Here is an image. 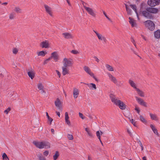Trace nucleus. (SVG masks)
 I'll use <instances>...</instances> for the list:
<instances>
[{
  "label": "nucleus",
  "instance_id": "obj_57",
  "mask_svg": "<svg viewBox=\"0 0 160 160\" xmlns=\"http://www.w3.org/2000/svg\"><path fill=\"white\" fill-rule=\"evenodd\" d=\"M40 90V93L42 94L46 93L45 91L43 89Z\"/></svg>",
  "mask_w": 160,
  "mask_h": 160
},
{
  "label": "nucleus",
  "instance_id": "obj_56",
  "mask_svg": "<svg viewBox=\"0 0 160 160\" xmlns=\"http://www.w3.org/2000/svg\"><path fill=\"white\" fill-rule=\"evenodd\" d=\"M56 71L57 72L59 77V78H60V76H61V74H60V72H59V71L58 70H56Z\"/></svg>",
  "mask_w": 160,
  "mask_h": 160
},
{
  "label": "nucleus",
  "instance_id": "obj_11",
  "mask_svg": "<svg viewBox=\"0 0 160 160\" xmlns=\"http://www.w3.org/2000/svg\"><path fill=\"white\" fill-rule=\"evenodd\" d=\"M146 10L148 11L150 13H157L158 11V9L151 7L147 8H146Z\"/></svg>",
  "mask_w": 160,
  "mask_h": 160
},
{
  "label": "nucleus",
  "instance_id": "obj_63",
  "mask_svg": "<svg viewBox=\"0 0 160 160\" xmlns=\"http://www.w3.org/2000/svg\"><path fill=\"white\" fill-rule=\"evenodd\" d=\"M138 143L140 146H142V142L140 140L138 141Z\"/></svg>",
  "mask_w": 160,
  "mask_h": 160
},
{
  "label": "nucleus",
  "instance_id": "obj_1",
  "mask_svg": "<svg viewBox=\"0 0 160 160\" xmlns=\"http://www.w3.org/2000/svg\"><path fill=\"white\" fill-rule=\"evenodd\" d=\"M33 143L39 149L43 148L48 149L50 148V144L48 141H44L41 142L34 141Z\"/></svg>",
  "mask_w": 160,
  "mask_h": 160
},
{
  "label": "nucleus",
  "instance_id": "obj_18",
  "mask_svg": "<svg viewBox=\"0 0 160 160\" xmlns=\"http://www.w3.org/2000/svg\"><path fill=\"white\" fill-rule=\"evenodd\" d=\"M122 110H125L126 108V105L124 103V102L121 101L120 102L118 103L117 105Z\"/></svg>",
  "mask_w": 160,
  "mask_h": 160
},
{
  "label": "nucleus",
  "instance_id": "obj_55",
  "mask_svg": "<svg viewBox=\"0 0 160 160\" xmlns=\"http://www.w3.org/2000/svg\"><path fill=\"white\" fill-rule=\"evenodd\" d=\"M135 109V110H136L137 111V113L138 114L140 112V110H139V109L138 108L136 107Z\"/></svg>",
  "mask_w": 160,
  "mask_h": 160
},
{
  "label": "nucleus",
  "instance_id": "obj_58",
  "mask_svg": "<svg viewBox=\"0 0 160 160\" xmlns=\"http://www.w3.org/2000/svg\"><path fill=\"white\" fill-rule=\"evenodd\" d=\"M91 76L97 82L98 81V80L96 78V77L94 76V74H93V76Z\"/></svg>",
  "mask_w": 160,
  "mask_h": 160
},
{
  "label": "nucleus",
  "instance_id": "obj_8",
  "mask_svg": "<svg viewBox=\"0 0 160 160\" xmlns=\"http://www.w3.org/2000/svg\"><path fill=\"white\" fill-rule=\"evenodd\" d=\"M93 31L95 33L99 40L103 41L104 42H106L107 40L105 37L103 36L101 34L95 31L94 30H93Z\"/></svg>",
  "mask_w": 160,
  "mask_h": 160
},
{
  "label": "nucleus",
  "instance_id": "obj_36",
  "mask_svg": "<svg viewBox=\"0 0 160 160\" xmlns=\"http://www.w3.org/2000/svg\"><path fill=\"white\" fill-rule=\"evenodd\" d=\"M37 156L39 159V160H46L45 158L44 157L41 153L38 154Z\"/></svg>",
  "mask_w": 160,
  "mask_h": 160
},
{
  "label": "nucleus",
  "instance_id": "obj_21",
  "mask_svg": "<svg viewBox=\"0 0 160 160\" xmlns=\"http://www.w3.org/2000/svg\"><path fill=\"white\" fill-rule=\"evenodd\" d=\"M79 94V90L78 89L74 88L73 90V95L74 98H76L78 97Z\"/></svg>",
  "mask_w": 160,
  "mask_h": 160
},
{
  "label": "nucleus",
  "instance_id": "obj_4",
  "mask_svg": "<svg viewBox=\"0 0 160 160\" xmlns=\"http://www.w3.org/2000/svg\"><path fill=\"white\" fill-rule=\"evenodd\" d=\"M63 65L67 67H70L72 65V60L71 58H64L63 61Z\"/></svg>",
  "mask_w": 160,
  "mask_h": 160
},
{
  "label": "nucleus",
  "instance_id": "obj_51",
  "mask_svg": "<svg viewBox=\"0 0 160 160\" xmlns=\"http://www.w3.org/2000/svg\"><path fill=\"white\" fill-rule=\"evenodd\" d=\"M49 154V152L48 151H46L43 152V154L46 156H47Z\"/></svg>",
  "mask_w": 160,
  "mask_h": 160
},
{
  "label": "nucleus",
  "instance_id": "obj_24",
  "mask_svg": "<svg viewBox=\"0 0 160 160\" xmlns=\"http://www.w3.org/2000/svg\"><path fill=\"white\" fill-rule=\"evenodd\" d=\"M130 7L134 10L135 12L137 14V16L138 18V20H139V18L138 16V13L137 11V7L136 5H132L130 4Z\"/></svg>",
  "mask_w": 160,
  "mask_h": 160
},
{
  "label": "nucleus",
  "instance_id": "obj_30",
  "mask_svg": "<svg viewBox=\"0 0 160 160\" xmlns=\"http://www.w3.org/2000/svg\"><path fill=\"white\" fill-rule=\"evenodd\" d=\"M85 130L87 132L88 135L91 138H92L93 136L92 133L90 131V130L88 128H85Z\"/></svg>",
  "mask_w": 160,
  "mask_h": 160
},
{
  "label": "nucleus",
  "instance_id": "obj_48",
  "mask_svg": "<svg viewBox=\"0 0 160 160\" xmlns=\"http://www.w3.org/2000/svg\"><path fill=\"white\" fill-rule=\"evenodd\" d=\"M103 12L105 16L106 17V18L108 19V20L109 21L112 22L111 20L107 16L106 12L104 11H102Z\"/></svg>",
  "mask_w": 160,
  "mask_h": 160
},
{
  "label": "nucleus",
  "instance_id": "obj_35",
  "mask_svg": "<svg viewBox=\"0 0 160 160\" xmlns=\"http://www.w3.org/2000/svg\"><path fill=\"white\" fill-rule=\"evenodd\" d=\"M125 7L128 14L131 15L132 14L131 10L130 8H128V5L126 4H125Z\"/></svg>",
  "mask_w": 160,
  "mask_h": 160
},
{
  "label": "nucleus",
  "instance_id": "obj_16",
  "mask_svg": "<svg viewBox=\"0 0 160 160\" xmlns=\"http://www.w3.org/2000/svg\"><path fill=\"white\" fill-rule=\"evenodd\" d=\"M40 45L42 48H47L48 47V42L47 40L42 42L41 43Z\"/></svg>",
  "mask_w": 160,
  "mask_h": 160
},
{
  "label": "nucleus",
  "instance_id": "obj_62",
  "mask_svg": "<svg viewBox=\"0 0 160 160\" xmlns=\"http://www.w3.org/2000/svg\"><path fill=\"white\" fill-rule=\"evenodd\" d=\"M56 113L57 115H58V116H59V117H60V112H59L56 111Z\"/></svg>",
  "mask_w": 160,
  "mask_h": 160
},
{
  "label": "nucleus",
  "instance_id": "obj_5",
  "mask_svg": "<svg viewBox=\"0 0 160 160\" xmlns=\"http://www.w3.org/2000/svg\"><path fill=\"white\" fill-rule=\"evenodd\" d=\"M109 96L111 101L117 106L118 103L120 102L121 101L120 100L118 99L117 98L115 95L113 94H110Z\"/></svg>",
  "mask_w": 160,
  "mask_h": 160
},
{
  "label": "nucleus",
  "instance_id": "obj_59",
  "mask_svg": "<svg viewBox=\"0 0 160 160\" xmlns=\"http://www.w3.org/2000/svg\"><path fill=\"white\" fill-rule=\"evenodd\" d=\"M94 58H95V59H96V61L97 62H99V59L98 58L96 57V56H94Z\"/></svg>",
  "mask_w": 160,
  "mask_h": 160
},
{
  "label": "nucleus",
  "instance_id": "obj_37",
  "mask_svg": "<svg viewBox=\"0 0 160 160\" xmlns=\"http://www.w3.org/2000/svg\"><path fill=\"white\" fill-rule=\"evenodd\" d=\"M59 156V154L58 152L57 151L55 152V155L53 156V158L54 160H56Z\"/></svg>",
  "mask_w": 160,
  "mask_h": 160
},
{
  "label": "nucleus",
  "instance_id": "obj_52",
  "mask_svg": "<svg viewBox=\"0 0 160 160\" xmlns=\"http://www.w3.org/2000/svg\"><path fill=\"white\" fill-rule=\"evenodd\" d=\"M130 121L131 122V123L132 124H133V125L135 126H136V122H135L134 120H133V119H132L131 120H130Z\"/></svg>",
  "mask_w": 160,
  "mask_h": 160
},
{
  "label": "nucleus",
  "instance_id": "obj_43",
  "mask_svg": "<svg viewBox=\"0 0 160 160\" xmlns=\"http://www.w3.org/2000/svg\"><path fill=\"white\" fill-rule=\"evenodd\" d=\"M11 110V108L10 107H8L6 110H5L4 112L6 114H8V112Z\"/></svg>",
  "mask_w": 160,
  "mask_h": 160
},
{
  "label": "nucleus",
  "instance_id": "obj_22",
  "mask_svg": "<svg viewBox=\"0 0 160 160\" xmlns=\"http://www.w3.org/2000/svg\"><path fill=\"white\" fill-rule=\"evenodd\" d=\"M64 38L66 39H69L72 38L71 34L69 33H64L62 34Z\"/></svg>",
  "mask_w": 160,
  "mask_h": 160
},
{
  "label": "nucleus",
  "instance_id": "obj_19",
  "mask_svg": "<svg viewBox=\"0 0 160 160\" xmlns=\"http://www.w3.org/2000/svg\"><path fill=\"white\" fill-rule=\"evenodd\" d=\"M69 117L68 116V113L67 112L65 113V121L67 124L69 126L71 125V122L70 121L68 120Z\"/></svg>",
  "mask_w": 160,
  "mask_h": 160
},
{
  "label": "nucleus",
  "instance_id": "obj_20",
  "mask_svg": "<svg viewBox=\"0 0 160 160\" xmlns=\"http://www.w3.org/2000/svg\"><path fill=\"white\" fill-rule=\"evenodd\" d=\"M83 69L84 71L91 76L93 75V73L91 72L90 69L88 67L85 66Z\"/></svg>",
  "mask_w": 160,
  "mask_h": 160
},
{
  "label": "nucleus",
  "instance_id": "obj_61",
  "mask_svg": "<svg viewBox=\"0 0 160 160\" xmlns=\"http://www.w3.org/2000/svg\"><path fill=\"white\" fill-rule=\"evenodd\" d=\"M51 132L53 134H54V129L52 128L51 129Z\"/></svg>",
  "mask_w": 160,
  "mask_h": 160
},
{
  "label": "nucleus",
  "instance_id": "obj_50",
  "mask_svg": "<svg viewBox=\"0 0 160 160\" xmlns=\"http://www.w3.org/2000/svg\"><path fill=\"white\" fill-rule=\"evenodd\" d=\"M51 58H50V57L49 58H48L46 59L44 62L43 63L44 64H47L48 63V62L49 61L50 59Z\"/></svg>",
  "mask_w": 160,
  "mask_h": 160
},
{
  "label": "nucleus",
  "instance_id": "obj_6",
  "mask_svg": "<svg viewBox=\"0 0 160 160\" xmlns=\"http://www.w3.org/2000/svg\"><path fill=\"white\" fill-rule=\"evenodd\" d=\"M84 8L90 15L94 18L96 17V12L92 8L86 6H84Z\"/></svg>",
  "mask_w": 160,
  "mask_h": 160
},
{
  "label": "nucleus",
  "instance_id": "obj_44",
  "mask_svg": "<svg viewBox=\"0 0 160 160\" xmlns=\"http://www.w3.org/2000/svg\"><path fill=\"white\" fill-rule=\"evenodd\" d=\"M71 52L73 54H77L79 53V52L78 51L75 50H72L71 51Z\"/></svg>",
  "mask_w": 160,
  "mask_h": 160
},
{
  "label": "nucleus",
  "instance_id": "obj_54",
  "mask_svg": "<svg viewBox=\"0 0 160 160\" xmlns=\"http://www.w3.org/2000/svg\"><path fill=\"white\" fill-rule=\"evenodd\" d=\"M150 127L152 129V130H154V129H155L156 128H155L154 126L152 124H150Z\"/></svg>",
  "mask_w": 160,
  "mask_h": 160
},
{
  "label": "nucleus",
  "instance_id": "obj_23",
  "mask_svg": "<svg viewBox=\"0 0 160 160\" xmlns=\"http://www.w3.org/2000/svg\"><path fill=\"white\" fill-rule=\"evenodd\" d=\"M28 74L29 77L31 78V79H33L35 77V72L33 70L28 72Z\"/></svg>",
  "mask_w": 160,
  "mask_h": 160
},
{
  "label": "nucleus",
  "instance_id": "obj_29",
  "mask_svg": "<svg viewBox=\"0 0 160 160\" xmlns=\"http://www.w3.org/2000/svg\"><path fill=\"white\" fill-rule=\"evenodd\" d=\"M154 36L157 38H160V30H158L154 32Z\"/></svg>",
  "mask_w": 160,
  "mask_h": 160
},
{
  "label": "nucleus",
  "instance_id": "obj_34",
  "mask_svg": "<svg viewBox=\"0 0 160 160\" xmlns=\"http://www.w3.org/2000/svg\"><path fill=\"white\" fill-rule=\"evenodd\" d=\"M47 53L46 52L43 51H41L37 52V54L38 56H44L45 54Z\"/></svg>",
  "mask_w": 160,
  "mask_h": 160
},
{
  "label": "nucleus",
  "instance_id": "obj_9",
  "mask_svg": "<svg viewBox=\"0 0 160 160\" xmlns=\"http://www.w3.org/2000/svg\"><path fill=\"white\" fill-rule=\"evenodd\" d=\"M108 75L110 80L111 81L113 82L115 84H116L117 85H119V84L118 83V80L115 77L113 76L110 73H108Z\"/></svg>",
  "mask_w": 160,
  "mask_h": 160
},
{
  "label": "nucleus",
  "instance_id": "obj_41",
  "mask_svg": "<svg viewBox=\"0 0 160 160\" xmlns=\"http://www.w3.org/2000/svg\"><path fill=\"white\" fill-rule=\"evenodd\" d=\"M2 157L4 160H9V159L5 153L3 154Z\"/></svg>",
  "mask_w": 160,
  "mask_h": 160
},
{
  "label": "nucleus",
  "instance_id": "obj_13",
  "mask_svg": "<svg viewBox=\"0 0 160 160\" xmlns=\"http://www.w3.org/2000/svg\"><path fill=\"white\" fill-rule=\"evenodd\" d=\"M62 74L63 76L68 73L69 69L68 67L63 66L62 67Z\"/></svg>",
  "mask_w": 160,
  "mask_h": 160
},
{
  "label": "nucleus",
  "instance_id": "obj_26",
  "mask_svg": "<svg viewBox=\"0 0 160 160\" xmlns=\"http://www.w3.org/2000/svg\"><path fill=\"white\" fill-rule=\"evenodd\" d=\"M136 90L137 91L138 94L141 97H144V92L140 90L139 88H136Z\"/></svg>",
  "mask_w": 160,
  "mask_h": 160
},
{
  "label": "nucleus",
  "instance_id": "obj_12",
  "mask_svg": "<svg viewBox=\"0 0 160 160\" xmlns=\"http://www.w3.org/2000/svg\"><path fill=\"white\" fill-rule=\"evenodd\" d=\"M44 7L47 13H48L51 16L53 17L51 8L47 5H44Z\"/></svg>",
  "mask_w": 160,
  "mask_h": 160
},
{
  "label": "nucleus",
  "instance_id": "obj_27",
  "mask_svg": "<svg viewBox=\"0 0 160 160\" xmlns=\"http://www.w3.org/2000/svg\"><path fill=\"white\" fill-rule=\"evenodd\" d=\"M14 11L17 13H21L22 11V9L19 7H15Z\"/></svg>",
  "mask_w": 160,
  "mask_h": 160
},
{
  "label": "nucleus",
  "instance_id": "obj_3",
  "mask_svg": "<svg viewBox=\"0 0 160 160\" xmlns=\"http://www.w3.org/2000/svg\"><path fill=\"white\" fill-rule=\"evenodd\" d=\"M145 27L151 31H153L155 28V25L152 21L148 20L144 22Z\"/></svg>",
  "mask_w": 160,
  "mask_h": 160
},
{
  "label": "nucleus",
  "instance_id": "obj_53",
  "mask_svg": "<svg viewBox=\"0 0 160 160\" xmlns=\"http://www.w3.org/2000/svg\"><path fill=\"white\" fill-rule=\"evenodd\" d=\"M131 39H132V40H131L133 44L136 47V48H137L136 44L135 43V40L132 38Z\"/></svg>",
  "mask_w": 160,
  "mask_h": 160
},
{
  "label": "nucleus",
  "instance_id": "obj_17",
  "mask_svg": "<svg viewBox=\"0 0 160 160\" xmlns=\"http://www.w3.org/2000/svg\"><path fill=\"white\" fill-rule=\"evenodd\" d=\"M55 104L58 109H61V103L58 98H57L55 102Z\"/></svg>",
  "mask_w": 160,
  "mask_h": 160
},
{
  "label": "nucleus",
  "instance_id": "obj_40",
  "mask_svg": "<svg viewBox=\"0 0 160 160\" xmlns=\"http://www.w3.org/2000/svg\"><path fill=\"white\" fill-rule=\"evenodd\" d=\"M38 88L39 90H41L44 88V86L41 83H39L38 85Z\"/></svg>",
  "mask_w": 160,
  "mask_h": 160
},
{
  "label": "nucleus",
  "instance_id": "obj_31",
  "mask_svg": "<svg viewBox=\"0 0 160 160\" xmlns=\"http://www.w3.org/2000/svg\"><path fill=\"white\" fill-rule=\"evenodd\" d=\"M129 82L131 86L132 87L135 89L136 90V88H138L136 87L135 83L132 81L131 80H129Z\"/></svg>",
  "mask_w": 160,
  "mask_h": 160
},
{
  "label": "nucleus",
  "instance_id": "obj_49",
  "mask_svg": "<svg viewBox=\"0 0 160 160\" xmlns=\"http://www.w3.org/2000/svg\"><path fill=\"white\" fill-rule=\"evenodd\" d=\"M79 117L82 119H84L85 118V117L84 116L83 114L80 112H79Z\"/></svg>",
  "mask_w": 160,
  "mask_h": 160
},
{
  "label": "nucleus",
  "instance_id": "obj_45",
  "mask_svg": "<svg viewBox=\"0 0 160 160\" xmlns=\"http://www.w3.org/2000/svg\"><path fill=\"white\" fill-rule=\"evenodd\" d=\"M18 52V49L16 48H14L12 50L13 53L14 54H16Z\"/></svg>",
  "mask_w": 160,
  "mask_h": 160
},
{
  "label": "nucleus",
  "instance_id": "obj_28",
  "mask_svg": "<svg viewBox=\"0 0 160 160\" xmlns=\"http://www.w3.org/2000/svg\"><path fill=\"white\" fill-rule=\"evenodd\" d=\"M16 14L15 13L13 12L10 13L9 14V19L10 20L14 19L16 18Z\"/></svg>",
  "mask_w": 160,
  "mask_h": 160
},
{
  "label": "nucleus",
  "instance_id": "obj_7",
  "mask_svg": "<svg viewBox=\"0 0 160 160\" xmlns=\"http://www.w3.org/2000/svg\"><path fill=\"white\" fill-rule=\"evenodd\" d=\"M135 98L139 104L145 107H147L148 106L147 102L144 101L142 99L137 96H135Z\"/></svg>",
  "mask_w": 160,
  "mask_h": 160
},
{
  "label": "nucleus",
  "instance_id": "obj_42",
  "mask_svg": "<svg viewBox=\"0 0 160 160\" xmlns=\"http://www.w3.org/2000/svg\"><path fill=\"white\" fill-rule=\"evenodd\" d=\"M96 134L98 138L99 139V140H100V139L101 138V135L100 134V132L99 131H97L96 132Z\"/></svg>",
  "mask_w": 160,
  "mask_h": 160
},
{
  "label": "nucleus",
  "instance_id": "obj_15",
  "mask_svg": "<svg viewBox=\"0 0 160 160\" xmlns=\"http://www.w3.org/2000/svg\"><path fill=\"white\" fill-rule=\"evenodd\" d=\"M149 115L151 119L153 120L157 121L158 120V118L156 114H153L151 113H149Z\"/></svg>",
  "mask_w": 160,
  "mask_h": 160
},
{
  "label": "nucleus",
  "instance_id": "obj_14",
  "mask_svg": "<svg viewBox=\"0 0 160 160\" xmlns=\"http://www.w3.org/2000/svg\"><path fill=\"white\" fill-rule=\"evenodd\" d=\"M50 57L51 59L53 58L55 61H57L58 59V55L57 52H54L51 53V56Z\"/></svg>",
  "mask_w": 160,
  "mask_h": 160
},
{
  "label": "nucleus",
  "instance_id": "obj_47",
  "mask_svg": "<svg viewBox=\"0 0 160 160\" xmlns=\"http://www.w3.org/2000/svg\"><path fill=\"white\" fill-rule=\"evenodd\" d=\"M154 133L156 134L157 135L159 136V134H158L157 129L156 128L154 130H152Z\"/></svg>",
  "mask_w": 160,
  "mask_h": 160
},
{
  "label": "nucleus",
  "instance_id": "obj_25",
  "mask_svg": "<svg viewBox=\"0 0 160 160\" xmlns=\"http://www.w3.org/2000/svg\"><path fill=\"white\" fill-rule=\"evenodd\" d=\"M128 19L129 20V22L131 25L132 27H134L136 25L135 21L131 17H129Z\"/></svg>",
  "mask_w": 160,
  "mask_h": 160
},
{
  "label": "nucleus",
  "instance_id": "obj_33",
  "mask_svg": "<svg viewBox=\"0 0 160 160\" xmlns=\"http://www.w3.org/2000/svg\"><path fill=\"white\" fill-rule=\"evenodd\" d=\"M87 84L90 88H93L94 89H96L97 87L96 85L93 83H91L89 84Z\"/></svg>",
  "mask_w": 160,
  "mask_h": 160
},
{
  "label": "nucleus",
  "instance_id": "obj_46",
  "mask_svg": "<svg viewBox=\"0 0 160 160\" xmlns=\"http://www.w3.org/2000/svg\"><path fill=\"white\" fill-rule=\"evenodd\" d=\"M67 137L69 140H72L73 139V137L72 135L68 134Z\"/></svg>",
  "mask_w": 160,
  "mask_h": 160
},
{
  "label": "nucleus",
  "instance_id": "obj_39",
  "mask_svg": "<svg viewBox=\"0 0 160 160\" xmlns=\"http://www.w3.org/2000/svg\"><path fill=\"white\" fill-rule=\"evenodd\" d=\"M46 116H47V118H48V121L50 122V125L51 124V123L53 121V119L51 118V117H50L48 114V113L47 112H46Z\"/></svg>",
  "mask_w": 160,
  "mask_h": 160
},
{
  "label": "nucleus",
  "instance_id": "obj_60",
  "mask_svg": "<svg viewBox=\"0 0 160 160\" xmlns=\"http://www.w3.org/2000/svg\"><path fill=\"white\" fill-rule=\"evenodd\" d=\"M81 2H82V4L83 5V7H84V6H86L85 5V4H87V3H85L84 1H81Z\"/></svg>",
  "mask_w": 160,
  "mask_h": 160
},
{
  "label": "nucleus",
  "instance_id": "obj_38",
  "mask_svg": "<svg viewBox=\"0 0 160 160\" xmlns=\"http://www.w3.org/2000/svg\"><path fill=\"white\" fill-rule=\"evenodd\" d=\"M140 119L143 123H146L147 122V121L146 120L145 118L142 115H140Z\"/></svg>",
  "mask_w": 160,
  "mask_h": 160
},
{
  "label": "nucleus",
  "instance_id": "obj_2",
  "mask_svg": "<svg viewBox=\"0 0 160 160\" xmlns=\"http://www.w3.org/2000/svg\"><path fill=\"white\" fill-rule=\"evenodd\" d=\"M143 7V4L142 3L141 4V8L140 9V12H141L142 16L146 18L149 19H153V17L152 15L148 11L146 10H144L142 11V9Z\"/></svg>",
  "mask_w": 160,
  "mask_h": 160
},
{
  "label": "nucleus",
  "instance_id": "obj_64",
  "mask_svg": "<svg viewBox=\"0 0 160 160\" xmlns=\"http://www.w3.org/2000/svg\"><path fill=\"white\" fill-rule=\"evenodd\" d=\"M66 0L67 1V2L68 3L69 5L71 6V3H70V2L69 1V0Z\"/></svg>",
  "mask_w": 160,
  "mask_h": 160
},
{
  "label": "nucleus",
  "instance_id": "obj_32",
  "mask_svg": "<svg viewBox=\"0 0 160 160\" xmlns=\"http://www.w3.org/2000/svg\"><path fill=\"white\" fill-rule=\"evenodd\" d=\"M107 69L109 71H113L114 69L112 66H111L109 64H106L105 65Z\"/></svg>",
  "mask_w": 160,
  "mask_h": 160
},
{
  "label": "nucleus",
  "instance_id": "obj_10",
  "mask_svg": "<svg viewBox=\"0 0 160 160\" xmlns=\"http://www.w3.org/2000/svg\"><path fill=\"white\" fill-rule=\"evenodd\" d=\"M148 3L151 7H154L158 4V2L156 0H148Z\"/></svg>",
  "mask_w": 160,
  "mask_h": 160
}]
</instances>
